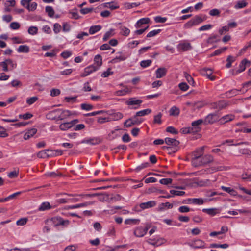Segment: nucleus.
<instances>
[{"label": "nucleus", "instance_id": "27", "mask_svg": "<svg viewBox=\"0 0 251 251\" xmlns=\"http://www.w3.org/2000/svg\"><path fill=\"white\" fill-rule=\"evenodd\" d=\"M21 194V192H17L14 194H12L10 195H9L8 197H6L4 199H0V202H5L9 200L13 199L15 198L17 196L20 195Z\"/></svg>", "mask_w": 251, "mask_h": 251}, {"label": "nucleus", "instance_id": "4", "mask_svg": "<svg viewBox=\"0 0 251 251\" xmlns=\"http://www.w3.org/2000/svg\"><path fill=\"white\" fill-rule=\"evenodd\" d=\"M143 101L141 100L137 99L136 98H131L126 102L128 105L133 106V109H138L141 105Z\"/></svg>", "mask_w": 251, "mask_h": 251}, {"label": "nucleus", "instance_id": "50", "mask_svg": "<svg viewBox=\"0 0 251 251\" xmlns=\"http://www.w3.org/2000/svg\"><path fill=\"white\" fill-rule=\"evenodd\" d=\"M228 244H211L210 245V248H227L228 247Z\"/></svg>", "mask_w": 251, "mask_h": 251}, {"label": "nucleus", "instance_id": "57", "mask_svg": "<svg viewBox=\"0 0 251 251\" xmlns=\"http://www.w3.org/2000/svg\"><path fill=\"white\" fill-rule=\"evenodd\" d=\"M27 221L28 219L27 218H21L16 222V224L18 226H24L26 224Z\"/></svg>", "mask_w": 251, "mask_h": 251}, {"label": "nucleus", "instance_id": "59", "mask_svg": "<svg viewBox=\"0 0 251 251\" xmlns=\"http://www.w3.org/2000/svg\"><path fill=\"white\" fill-rule=\"evenodd\" d=\"M31 1V0H21V3L23 6L27 8L30 11L29 3Z\"/></svg>", "mask_w": 251, "mask_h": 251}, {"label": "nucleus", "instance_id": "29", "mask_svg": "<svg viewBox=\"0 0 251 251\" xmlns=\"http://www.w3.org/2000/svg\"><path fill=\"white\" fill-rule=\"evenodd\" d=\"M59 129L62 131H66L70 128H71L72 126L70 125V123L69 122H65L59 125Z\"/></svg>", "mask_w": 251, "mask_h": 251}, {"label": "nucleus", "instance_id": "34", "mask_svg": "<svg viewBox=\"0 0 251 251\" xmlns=\"http://www.w3.org/2000/svg\"><path fill=\"white\" fill-rule=\"evenodd\" d=\"M217 209L216 208H209V209H203L202 211L203 212L206 213L209 215L214 216L217 213Z\"/></svg>", "mask_w": 251, "mask_h": 251}, {"label": "nucleus", "instance_id": "41", "mask_svg": "<svg viewBox=\"0 0 251 251\" xmlns=\"http://www.w3.org/2000/svg\"><path fill=\"white\" fill-rule=\"evenodd\" d=\"M162 116V114L161 113H159L157 115H155L154 116L153 123L154 124H160L162 123L161 117Z\"/></svg>", "mask_w": 251, "mask_h": 251}, {"label": "nucleus", "instance_id": "28", "mask_svg": "<svg viewBox=\"0 0 251 251\" xmlns=\"http://www.w3.org/2000/svg\"><path fill=\"white\" fill-rule=\"evenodd\" d=\"M119 29L120 30V34L123 36H127L130 34V31L129 29L125 26H121L119 27Z\"/></svg>", "mask_w": 251, "mask_h": 251}, {"label": "nucleus", "instance_id": "6", "mask_svg": "<svg viewBox=\"0 0 251 251\" xmlns=\"http://www.w3.org/2000/svg\"><path fill=\"white\" fill-rule=\"evenodd\" d=\"M59 120H63L73 115V113L68 110L59 109Z\"/></svg>", "mask_w": 251, "mask_h": 251}, {"label": "nucleus", "instance_id": "11", "mask_svg": "<svg viewBox=\"0 0 251 251\" xmlns=\"http://www.w3.org/2000/svg\"><path fill=\"white\" fill-rule=\"evenodd\" d=\"M148 230V228L146 227L143 228L142 227H139L136 228L134 232V235L139 237H143L145 235Z\"/></svg>", "mask_w": 251, "mask_h": 251}, {"label": "nucleus", "instance_id": "56", "mask_svg": "<svg viewBox=\"0 0 251 251\" xmlns=\"http://www.w3.org/2000/svg\"><path fill=\"white\" fill-rule=\"evenodd\" d=\"M124 126L126 127H130L134 125L132 121V118H129L126 120L124 123Z\"/></svg>", "mask_w": 251, "mask_h": 251}, {"label": "nucleus", "instance_id": "62", "mask_svg": "<svg viewBox=\"0 0 251 251\" xmlns=\"http://www.w3.org/2000/svg\"><path fill=\"white\" fill-rule=\"evenodd\" d=\"M166 131L173 134H177L178 131L173 126H168L166 128Z\"/></svg>", "mask_w": 251, "mask_h": 251}, {"label": "nucleus", "instance_id": "36", "mask_svg": "<svg viewBox=\"0 0 251 251\" xmlns=\"http://www.w3.org/2000/svg\"><path fill=\"white\" fill-rule=\"evenodd\" d=\"M114 29H110L108 31L106 32L103 38V41H106L109 38L113 36Z\"/></svg>", "mask_w": 251, "mask_h": 251}, {"label": "nucleus", "instance_id": "52", "mask_svg": "<svg viewBox=\"0 0 251 251\" xmlns=\"http://www.w3.org/2000/svg\"><path fill=\"white\" fill-rule=\"evenodd\" d=\"M247 4V3L244 1H239L235 5V8L236 9L242 8L246 7Z\"/></svg>", "mask_w": 251, "mask_h": 251}, {"label": "nucleus", "instance_id": "44", "mask_svg": "<svg viewBox=\"0 0 251 251\" xmlns=\"http://www.w3.org/2000/svg\"><path fill=\"white\" fill-rule=\"evenodd\" d=\"M184 76L186 78L188 82L190 84H191L192 85L194 86V84H195V82H194L193 78L187 73L184 72Z\"/></svg>", "mask_w": 251, "mask_h": 251}, {"label": "nucleus", "instance_id": "3", "mask_svg": "<svg viewBox=\"0 0 251 251\" xmlns=\"http://www.w3.org/2000/svg\"><path fill=\"white\" fill-rule=\"evenodd\" d=\"M213 157L211 155H202L201 157V159H200V160H199V163L197 164V167L208 165L212 163L213 161Z\"/></svg>", "mask_w": 251, "mask_h": 251}, {"label": "nucleus", "instance_id": "15", "mask_svg": "<svg viewBox=\"0 0 251 251\" xmlns=\"http://www.w3.org/2000/svg\"><path fill=\"white\" fill-rule=\"evenodd\" d=\"M203 123V120L202 119H199L197 121L193 122L191 124L192 128H193V131L194 132H198L201 130V128L199 126Z\"/></svg>", "mask_w": 251, "mask_h": 251}, {"label": "nucleus", "instance_id": "63", "mask_svg": "<svg viewBox=\"0 0 251 251\" xmlns=\"http://www.w3.org/2000/svg\"><path fill=\"white\" fill-rule=\"evenodd\" d=\"M18 172H19L18 170H14V171L8 173V176L11 178H15V177H17L18 175Z\"/></svg>", "mask_w": 251, "mask_h": 251}, {"label": "nucleus", "instance_id": "18", "mask_svg": "<svg viewBox=\"0 0 251 251\" xmlns=\"http://www.w3.org/2000/svg\"><path fill=\"white\" fill-rule=\"evenodd\" d=\"M52 150H45L40 151L38 154L37 156L40 158H47L50 156H52V154L51 153Z\"/></svg>", "mask_w": 251, "mask_h": 251}, {"label": "nucleus", "instance_id": "39", "mask_svg": "<svg viewBox=\"0 0 251 251\" xmlns=\"http://www.w3.org/2000/svg\"><path fill=\"white\" fill-rule=\"evenodd\" d=\"M206 104V103L203 101H197L193 104L195 108L200 109Z\"/></svg>", "mask_w": 251, "mask_h": 251}, {"label": "nucleus", "instance_id": "43", "mask_svg": "<svg viewBox=\"0 0 251 251\" xmlns=\"http://www.w3.org/2000/svg\"><path fill=\"white\" fill-rule=\"evenodd\" d=\"M240 153L242 154L245 155L248 157H251V151L249 149H242L239 150Z\"/></svg>", "mask_w": 251, "mask_h": 251}, {"label": "nucleus", "instance_id": "47", "mask_svg": "<svg viewBox=\"0 0 251 251\" xmlns=\"http://www.w3.org/2000/svg\"><path fill=\"white\" fill-rule=\"evenodd\" d=\"M227 49V48L225 47H223L221 49L217 50L212 54H211V56L219 55L220 54L222 53V52L225 51Z\"/></svg>", "mask_w": 251, "mask_h": 251}, {"label": "nucleus", "instance_id": "45", "mask_svg": "<svg viewBox=\"0 0 251 251\" xmlns=\"http://www.w3.org/2000/svg\"><path fill=\"white\" fill-rule=\"evenodd\" d=\"M94 61L95 63L97 64V67L99 68L100 66L102 64V60L101 56L99 54L96 55L94 58Z\"/></svg>", "mask_w": 251, "mask_h": 251}, {"label": "nucleus", "instance_id": "30", "mask_svg": "<svg viewBox=\"0 0 251 251\" xmlns=\"http://www.w3.org/2000/svg\"><path fill=\"white\" fill-rule=\"evenodd\" d=\"M100 140L97 138H91L87 140H83L82 141L81 143H87L91 145H96L99 144Z\"/></svg>", "mask_w": 251, "mask_h": 251}, {"label": "nucleus", "instance_id": "13", "mask_svg": "<svg viewBox=\"0 0 251 251\" xmlns=\"http://www.w3.org/2000/svg\"><path fill=\"white\" fill-rule=\"evenodd\" d=\"M201 73L203 75L207 76V78L211 80H214L215 78L214 76H211L212 70L209 68H204L201 70Z\"/></svg>", "mask_w": 251, "mask_h": 251}, {"label": "nucleus", "instance_id": "16", "mask_svg": "<svg viewBox=\"0 0 251 251\" xmlns=\"http://www.w3.org/2000/svg\"><path fill=\"white\" fill-rule=\"evenodd\" d=\"M167 72L166 68L161 67L158 68L155 71L156 77L157 78H160L166 75Z\"/></svg>", "mask_w": 251, "mask_h": 251}, {"label": "nucleus", "instance_id": "5", "mask_svg": "<svg viewBox=\"0 0 251 251\" xmlns=\"http://www.w3.org/2000/svg\"><path fill=\"white\" fill-rule=\"evenodd\" d=\"M184 204L193 203L198 205L203 204L204 201L202 198H189L182 201Z\"/></svg>", "mask_w": 251, "mask_h": 251}, {"label": "nucleus", "instance_id": "17", "mask_svg": "<svg viewBox=\"0 0 251 251\" xmlns=\"http://www.w3.org/2000/svg\"><path fill=\"white\" fill-rule=\"evenodd\" d=\"M156 202L153 201H149L146 202H143L140 204L139 206L142 209H145L153 207L156 205Z\"/></svg>", "mask_w": 251, "mask_h": 251}, {"label": "nucleus", "instance_id": "37", "mask_svg": "<svg viewBox=\"0 0 251 251\" xmlns=\"http://www.w3.org/2000/svg\"><path fill=\"white\" fill-rule=\"evenodd\" d=\"M249 62L248 61L245 59L244 60H243L241 62V64L240 65V66H239V69L237 71V73H241L242 72H243V71H244L246 69V66H245V64L246 63H248Z\"/></svg>", "mask_w": 251, "mask_h": 251}, {"label": "nucleus", "instance_id": "9", "mask_svg": "<svg viewBox=\"0 0 251 251\" xmlns=\"http://www.w3.org/2000/svg\"><path fill=\"white\" fill-rule=\"evenodd\" d=\"M219 119V116L216 114H210L208 115L205 119L206 124H213Z\"/></svg>", "mask_w": 251, "mask_h": 251}, {"label": "nucleus", "instance_id": "54", "mask_svg": "<svg viewBox=\"0 0 251 251\" xmlns=\"http://www.w3.org/2000/svg\"><path fill=\"white\" fill-rule=\"evenodd\" d=\"M81 108L83 110L89 111L93 108V106L89 104L82 103L81 104Z\"/></svg>", "mask_w": 251, "mask_h": 251}, {"label": "nucleus", "instance_id": "61", "mask_svg": "<svg viewBox=\"0 0 251 251\" xmlns=\"http://www.w3.org/2000/svg\"><path fill=\"white\" fill-rule=\"evenodd\" d=\"M159 182L161 184L168 185L172 182V179L171 178H163L160 180Z\"/></svg>", "mask_w": 251, "mask_h": 251}, {"label": "nucleus", "instance_id": "25", "mask_svg": "<svg viewBox=\"0 0 251 251\" xmlns=\"http://www.w3.org/2000/svg\"><path fill=\"white\" fill-rule=\"evenodd\" d=\"M179 113V109L175 106L172 107L169 110V115L172 116H177Z\"/></svg>", "mask_w": 251, "mask_h": 251}, {"label": "nucleus", "instance_id": "46", "mask_svg": "<svg viewBox=\"0 0 251 251\" xmlns=\"http://www.w3.org/2000/svg\"><path fill=\"white\" fill-rule=\"evenodd\" d=\"M200 186H207L210 184V181L209 179H205L199 181L197 183Z\"/></svg>", "mask_w": 251, "mask_h": 251}, {"label": "nucleus", "instance_id": "24", "mask_svg": "<svg viewBox=\"0 0 251 251\" xmlns=\"http://www.w3.org/2000/svg\"><path fill=\"white\" fill-rule=\"evenodd\" d=\"M52 221L53 222H55L56 221H58V223L57 225H60L63 226H67L69 225L70 222L68 220H63L61 218H53L52 219Z\"/></svg>", "mask_w": 251, "mask_h": 251}, {"label": "nucleus", "instance_id": "10", "mask_svg": "<svg viewBox=\"0 0 251 251\" xmlns=\"http://www.w3.org/2000/svg\"><path fill=\"white\" fill-rule=\"evenodd\" d=\"M203 21L202 19L199 16H196L194 18L185 24L186 27H191L194 25H196Z\"/></svg>", "mask_w": 251, "mask_h": 251}, {"label": "nucleus", "instance_id": "32", "mask_svg": "<svg viewBox=\"0 0 251 251\" xmlns=\"http://www.w3.org/2000/svg\"><path fill=\"white\" fill-rule=\"evenodd\" d=\"M51 208V206L49 202H45L42 203L40 207L38 208V210L40 211H45Z\"/></svg>", "mask_w": 251, "mask_h": 251}, {"label": "nucleus", "instance_id": "31", "mask_svg": "<svg viewBox=\"0 0 251 251\" xmlns=\"http://www.w3.org/2000/svg\"><path fill=\"white\" fill-rule=\"evenodd\" d=\"M101 29V26L100 25L92 26L89 28V33L90 34H94L98 32Z\"/></svg>", "mask_w": 251, "mask_h": 251}, {"label": "nucleus", "instance_id": "20", "mask_svg": "<svg viewBox=\"0 0 251 251\" xmlns=\"http://www.w3.org/2000/svg\"><path fill=\"white\" fill-rule=\"evenodd\" d=\"M150 19L149 18H144L139 20L135 25V26L136 28H140L143 24H146L149 23Z\"/></svg>", "mask_w": 251, "mask_h": 251}, {"label": "nucleus", "instance_id": "8", "mask_svg": "<svg viewBox=\"0 0 251 251\" xmlns=\"http://www.w3.org/2000/svg\"><path fill=\"white\" fill-rule=\"evenodd\" d=\"M59 109L49 112L46 115V118L50 120H59Z\"/></svg>", "mask_w": 251, "mask_h": 251}, {"label": "nucleus", "instance_id": "1", "mask_svg": "<svg viewBox=\"0 0 251 251\" xmlns=\"http://www.w3.org/2000/svg\"><path fill=\"white\" fill-rule=\"evenodd\" d=\"M205 146H202L196 149L192 153V158L191 163L193 166L197 167V164L199 163V160L201 159V156L203 154V152Z\"/></svg>", "mask_w": 251, "mask_h": 251}, {"label": "nucleus", "instance_id": "53", "mask_svg": "<svg viewBox=\"0 0 251 251\" xmlns=\"http://www.w3.org/2000/svg\"><path fill=\"white\" fill-rule=\"evenodd\" d=\"M167 18L162 17L160 16L154 17V21L156 23H163L167 21Z\"/></svg>", "mask_w": 251, "mask_h": 251}, {"label": "nucleus", "instance_id": "60", "mask_svg": "<svg viewBox=\"0 0 251 251\" xmlns=\"http://www.w3.org/2000/svg\"><path fill=\"white\" fill-rule=\"evenodd\" d=\"M151 62L152 61L151 60H143L140 62V65L143 68H146L149 66L151 64Z\"/></svg>", "mask_w": 251, "mask_h": 251}, {"label": "nucleus", "instance_id": "55", "mask_svg": "<svg viewBox=\"0 0 251 251\" xmlns=\"http://www.w3.org/2000/svg\"><path fill=\"white\" fill-rule=\"evenodd\" d=\"M161 31V29L153 30L148 33L147 35V37H152L159 34Z\"/></svg>", "mask_w": 251, "mask_h": 251}, {"label": "nucleus", "instance_id": "64", "mask_svg": "<svg viewBox=\"0 0 251 251\" xmlns=\"http://www.w3.org/2000/svg\"><path fill=\"white\" fill-rule=\"evenodd\" d=\"M20 25L18 22H12L10 25V27L14 30L18 29L20 28Z\"/></svg>", "mask_w": 251, "mask_h": 251}, {"label": "nucleus", "instance_id": "12", "mask_svg": "<svg viewBox=\"0 0 251 251\" xmlns=\"http://www.w3.org/2000/svg\"><path fill=\"white\" fill-rule=\"evenodd\" d=\"M98 69V67L94 65H90L85 68L84 72L81 75V76L85 77Z\"/></svg>", "mask_w": 251, "mask_h": 251}, {"label": "nucleus", "instance_id": "23", "mask_svg": "<svg viewBox=\"0 0 251 251\" xmlns=\"http://www.w3.org/2000/svg\"><path fill=\"white\" fill-rule=\"evenodd\" d=\"M234 118V116L232 115H227L220 119L219 122L221 124H224L226 122L233 120Z\"/></svg>", "mask_w": 251, "mask_h": 251}, {"label": "nucleus", "instance_id": "35", "mask_svg": "<svg viewBox=\"0 0 251 251\" xmlns=\"http://www.w3.org/2000/svg\"><path fill=\"white\" fill-rule=\"evenodd\" d=\"M126 59V57L124 55L120 54L119 56H117L115 58L112 59L111 62L112 63H116L118 62L125 60Z\"/></svg>", "mask_w": 251, "mask_h": 251}, {"label": "nucleus", "instance_id": "2", "mask_svg": "<svg viewBox=\"0 0 251 251\" xmlns=\"http://www.w3.org/2000/svg\"><path fill=\"white\" fill-rule=\"evenodd\" d=\"M226 167L224 166H219L217 167H211L210 168H207L201 169L199 171L193 173L195 175H201L203 174H208L212 173L213 172H216L225 170Z\"/></svg>", "mask_w": 251, "mask_h": 251}, {"label": "nucleus", "instance_id": "38", "mask_svg": "<svg viewBox=\"0 0 251 251\" xmlns=\"http://www.w3.org/2000/svg\"><path fill=\"white\" fill-rule=\"evenodd\" d=\"M140 3H129L126 2L124 4V7L126 9H129L140 5Z\"/></svg>", "mask_w": 251, "mask_h": 251}, {"label": "nucleus", "instance_id": "48", "mask_svg": "<svg viewBox=\"0 0 251 251\" xmlns=\"http://www.w3.org/2000/svg\"><path fill=\"white\" fill-rule=\"evenodd\" d=\"M113 3L114 2L106 3H105V6L108 7L111 10H114L119 8V5L117 3L115 5H114Z\"/></svg>", "mask_w": 251, "mask_h": 251}, {"label": "nucleus", "instance_id": "22", "mask_svg": "<svg viewBox=\"0 0 251 251\" xmlns=\"http://www.w3.org/2000/svg\"><path fill=\"white\" fill-rule=\"evenodd\" d=\"M94 203V202L92 201H89V202H86L82 203L77 204L72 206H69V208L70 209H75V208H78L82 207H86L90 205H92Z\"/></svg>", "mask_w": 251, "mask_h": 251}, {"label": "nucleus", "instance_id": "42", "mask_svg": "<svg viewBox=\"0 0 251 251\" xmlns=\"http://www.w3.org/2000/svg\"><path fill=\"white\" fill-rule=\"evenodd\" d=\"M17 51L19 52H28L29 51V48L25 45H21L19 47Z\"/></svg>", "mask_w": 251, "mask_h": 251}, {"label": "nucleus", "instance_id": "21", "mask_svg": "<svg viewBox=\"0 0 251 251\" xmlns=\"http://www.w3.org/2000/svg\"><path fill=\"white\" fill-rule=\"evenodd\" d=\"M111 121H118L121 119L123 117V114L119 112L113 113L110 114Z\"/></svg>", "mask_w": 251, "mask_h": 251}, {"label": "nucleus", "instance_id": "14", "mask_svg": "<svg viewBox=\"0 0 251 251\" xmlns=\"http://www.w3.org/2000/svg\"><path fill=\"white\" fill-rule=\"evenodd\" d=\"M165 143L171 148L173 147H177L179 144L178 141L171 138H165Z\"/></svg>", "mask_w": 251, "mask_h": 251}, {"label": "nucleus", "instance_id": "58", "mask_svg": "<svg viewBox=\"0 0 251 251\" xmlns=\"http://www.w3.org/2000/svg\"><path fill=\"white\" fill-rule=\"evenodd\" d=\"M170 193L173 195L183 196L185 194L184 191L171 190Z\"/></svg>", "mask_w": 251, "mask_h": 251}, {"label": "nucleus", "instance_id": "40", "mask_svg": "<svg viewBox=\"0 0 251 251\" xmlns=\"http://www.w3.org/2000/svg\"><path fill=\"white\" fill-rule=\"evenodd\" d=\"M46 12L50 17H52L54 14V11L53 8L50 6H47L45 8Z\"/></svg>", "mask_w": 251, "mask_h": 251}, {"label": "nucleus", "instance_id": "26", "mask_svg": "<svg viewBox=\"0 0 251 251\" xmlns=\"http://www.w3.org/2000/svg\"><path fill=\"white\" fill-rule=\"evenodd\" d=\"M151 112V109H146L143 110H141L136 113V114L134 116V118L137 116H144L146 115L150 114Z\"/></svg>", "mask_w": 251, "mask_h": 251}, {"label": "nucleus", "instance_id": "49", "mask_svg": "<svg viewBox=\"0 0 251 251\" xmlns=\"http://www.w3.org/2000/svg\"><path fill=\"white\" fill-rule=\"evenodd\" d=\"M0 66L2 67V70L4 72H7L8 69V62L7 59L5 60L3 62H0Z\"/></svg>", "mask_w": 251, "mask_h": 251}, {"label": "nucleus", "instance_id": "33", "mask_svg": "<svg viewBox=\"0 0 251 251\" xmlns=\"http://www.w3.org/2000/svg\"><path fill=\"white\" fill-rule=\"evenodd\" d=\"M221 189L223 191L228 193L229 194L232 196H236L237 195V192L234 189L231 188L230 187H227L222 186L221 187Z\"/></svg>", "mask_w": 251, "mask_h": 251}, {"label": "nucleus", "instance_id": "19", "mask_svg": "<svg viewBox=\"0 0 251 251\" xmlns=\"http://www.w3.org/2000/svg\"><path fill=\"white\" fill-rule=\"evenodd\" d=\"M227 103L224 101H220L218 102H215L213 104V107L214 108L218 109V110H221L226 108L227 106Z\"/></svg>", "mask_w": 251, "mask_h": 251}, {"label": "nucleus", "instance_id": "7", "mask_svg": "<svg viewBox=\"0 0 251 251\" xmlns=\"http://www.w3.org/2000/svg\"><path fill=\"white\" fill-rule=\"evenodd\" d=\"M192 49V46L189 42H183L180 43L177 46V49L180 51H186Z\"/></svg>", "mask_w": 251, "mask_h": 251}, {"label": "nucleus", "instance_id": "51", "mask_svg": "<svg viewBox=\"0 0 251 251\" xmlns=\"http://www.w3.org/2000/svg\"><path fill=\"white\" fill-rule=\"evenodd\" d=\"M195 247L198 248H204L205 243L203 241L201 240H197L194 242Z\"/></svg>", "mask_w": 251, "mask_h": 251}]
</instances>
